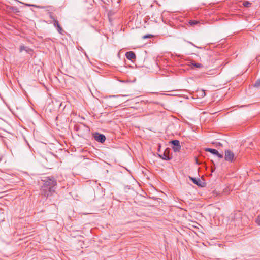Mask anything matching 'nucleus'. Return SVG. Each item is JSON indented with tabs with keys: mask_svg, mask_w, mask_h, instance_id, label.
I'll use <instances>...</instances> for the list:
<instances>
[{
	"mask_svg": "<svg viewBox=\"0 0 260 260\" xmlns=\"http://www.w3.org/2000/svg\"><path fill=\"white\" fill-rule=\"evenodd\" d=\"M23 50H25L26 51V52H28V50L27 49V48L23 46V45H21L20 47V52H22Z\"/></svg>",
	"mask_w": 260,
	"mask_h": 260,
	"instance_id": "nucleus-14",
	"label": "nucleus"
},
{
	"mask_svg": "<svg viewBox=\"0 0 260 260\" xmlns=\"http://www.w3.org/2000/svg\"><path fill=\"white\" fill-rule=\"evenodd\" d=\"M53 25L54 26V27H55L56 28V29H57V31L60 34L63 35V33L64 32V31L61 28V27L60 25L59 24V22L58 21V20H54V22L53 23Z\"/></svg>",
	"mask_w": 260,
	"mask_h": 260,
	"instance_id": "nucleus-5",
	"label": "nucleus"
},
{
	"mask_svg": "<svg viewBox=\"0 0 260 260\" xmlns=\"http://www.w3.org/2000/svg\"><path fill=\"white\" fill-rule=\"evenodd\" d=\"M203 66L201 63H191V68H201L203 67Z\"/></svg>",
	"mask_w": 260,
	"mask_h": 260,
	"instance_id": "nucleus-11",
	"label": "nucleus"
},
{
	"mask_svg": "<svg viewBox=\"0 0 260 260\" xmlns=\"http://www.w3.org/2000/svg\"><path fill=\"white\" fill-rule=\"evenodd\" d=\"M206 151L209 152L211 153L212 154L216 155L218 158H223V155L221 154H220L218 151L212 148H206L205 149Z\"/></svg>",
	"mask_w": 260,
	"mask_h": 260,
	"instance_id": "nucleus-6",
	"label": "nucleus"
},
{
	"mask_svg": "<svg viewBox=\"0 0 260 260\" xmlns=\"http://www.w3.org/2000/svg\"><path fill=\"white\" fill-rule=\"evenodd\" d=\"M159 156L164 160H168L171 159L169 154L166 151H165L162 154H159Z\"/></svg>",
	"mask_w": 260,
	"mask_h": 260,
	"instance_id": "nucleus-9",
	"label": "nucleus"
},
{
	"mask_svg": "<svg viewBox=\"0 0 260 260\" xmlns=\"http://www.w3.org/2000/svg\"><path fill=\"white\" fill-rule=\"evenodd\" d=\"M254 87L260 88V78L254 83Z\"/></svg>",
	"mask_w": 260,
	"mask_h": 260,
	"instance_id": "nucleus-12",
	"label": "nucleus"
},
{
	"mask_svg": "<svg viewBox=\"0 0 260 260\" xmlns=\"http://www.w3.org/2000/svg\"><path fill=\"white\" fill-rule=\"evenodd\" d=\"M42 184L41 186V195L47 199L55 192L57 181L52 176H44L41 178Z\"/></svg>",
	"mask_w": 260,
	"mask_h": 260,
	"instance_id": "nucleus-1",
	"label": "nucleus"
},
{
	"mask_svg": "<svg viewBox=\"0 0 260 260\" xmlns=\"http://www.w3.org/2000/svg\"><path fill=\"white\" fill-rule=\"evenodd\" d=\"M153 36L152 35H145L144 36H143V39H147V38H151V37H152Z\"/></svg>",
	"mask_w": 260,
	"mask_h": 260,
	"instance_id": "nucleus-19",
	"label": "nucleus"
},
{
	"mask_svg": "<svg viewBox=\"0 0 260 260\" xmlns=\"http://www.w3.org/2000/svg\"><path fill=\"white\" fill-rule=\"evenodd\" d=\"M218 144L219 145H221V144L220 142H218Z\"/></svg>",
	"mask_w": 260,
	"mask_h": 260,
	"instance_id": "nucleus-21",
	"label": "nucleus"
},
{
	"mask_svg": "<svg viewBox=\"0 0 260 260\" xmlns=\"http://www.w3.org/2000/svg\"><path fill=\"white\" fill-rule=\"evenodd\" d=\"M125 56L127 59L130 60H133L136 59V55L133 51L127 52L125 53Z\"/></svg>",
	"mask_w": 260,
	"mask_h": 260,
	"instance_id": "nucleus-8",
	"label": "nucleus"
},
{
	"mask_svg": "<svg viewBox=\"0 0 260 260\" xmlns=\"http://www.w3.org/2000/svg\"><path fill=\"white\" fill-rule=\"evenodd\" d=\"M224 159L229 162H233L236 159L234 153L230 150H225Z\"/></svg>",
	"mask_w": 260,
	"mask_h": 260,
	"instance_id": "nucleus-3",
	"label": "nucleus"
},
{
	"mask_svg": "<svg viewBox=\"0 0 260 260\" xmlns=\"http://www.w3.org/2000/svg\"><path fill=\"white\" fill-rule=\"evenodd\" d=\"M198 92L201 97H204L206 95L205 91L204 90H201Z\"/></svg>",
	"mask_w": 260,
	"mask_h": 260,
	"instance_id": "nucleus-13",
	"label": "nucleus"
},
{
	"mask_svg": "<svg viewBox=\"0 0 260 260\" xmlns=\"http://www.w3.org/2000/svg\"><path fill=\"white\" fill-rule=\"evenodd\" d=\"M255 222L258 225H260V215L258 216Z\"/></svg>",
	"mask_w": 260,
	"mask_h": 260,
	"instance_id": "nucleus-17",
	"label": "nucleus"
},
{
	"mask_svg": "<svg viewBox=\"0 0 260 260\" xmlns=\"http://www.w3.org/2000/svg\"><path fill=\"white\" fill-rule=\"evenodd\" d=\"M126 95H112L107 99V102L109 107H117L121 104L120 98Z\"/></svg>",
	"mask_w": 260,
	"mask_h": 260,
	"instance_id": "nucleus-2",
	"label": "nucleus"
},
{
	"mask_svg": "<svg viewBox=\"0 0 260 260\" xmlns=\"http://www.w3.org/2000/svg\"><path fill=\"white\" fill-rule=\"evenodd\" d=\"M189 178L192 182L198 186H201V180L199 179H196L193 177H189Z\"/></svg>",
	"mask_w": 260,
	"mask_h": 260,
	"instance_id": "nucleus-10",
	"label": "nucleus"
},
{
	"mask_svg": "<svg viewBox=\"0 0 260 260\" xmlns=\"http://www.w3.org/2000/svg\"><path fill=\"white\" fill-rule=\"evenodd\" d=\"M171 143L175 147L174 148L175 151H179L181 148L180 142L177 140H174L171 141Z\"/></svg>",
	"mask_w": 260,
	"mask_h": 260,
	"instance_id": "nucleus-7",
	"label": "nucleus"
},
{
	"mask_svg": "<svg viewBox=\"0 0 260 260\" xmlns=\"http://www.w3.org/2000/svg\"><path fill=\"white\" fill-rule=\"evenodd\" d=\"M49 17L50 18L52 19L53 20V23L54 22V20H56L54 17L52 15V13H49Z\"/></svg>",
	"mask_w": 260,
	"mask_h": 260,
	"instance_id": "nucleus-20",
	"label": "nucleus"
},
{
	"mask_svg": "<svg viewBox=\"0 0 260 260\" xmlns=\"http://www.w3.org/2000/svg\"><path fill=\"white\" fill-rule=\"evenodd\" d=\"M197 23H198V22L197 21H191L189 22V24L191 25H194L195 24H197Z\"/></svg>",
	"mask_w": 260,
	"mask_h": 260,
	"instance_id": "nucleus-18",
	"label": "nucleus"
},
{
	"mask_svg": "<svg viewBox=\"0 0 260 260\" xmlns=\"http://www.w3.org/2000/svg\"><path fill=\"white\" fill-rule=\"evenodd\" d=\"M27 6H32V7H37V8H41V9H43V8H45V7L37 6L36 5H27Z\"/></svg>",
	"mask_w": 260,
	"mask_h": 260,
	"instance_id": "nucleus-16",
	"label": "nucleus"
},
{
	"mask_svg": "<svg viewBox=\"0 0 260 260\" xmlns=\"http://www.w3.org/2000/svg\"><path fill=\"white\" fill-rule=\"evenodd\" d=\"M94 138L96 141L102 143H104L106 140L105 135L99 133H95L94 134Z\"/></svg>",
	"mask_w": 260,
	"mask_h": 260,
	"instance_id": "nucleus-4",
	"label": "nucleus"
},
{
	"mask_svg": "<svg viewBox=\"0 0 260 260\" xmlns=\"http://www.w3.org/2000/svg\"><path fill=\"white\" fill-rule=\"evenodd\" d=\"M190 44H191V45H193V46H195V45H194L193 43H190Z\"/></svg>",
	"mask_w": 260,
	"mask_h": 260,
	"instance_id": "nucleus-22",
	"label": "nucleus"
},
{
	"mask_svg": "<svg viewBox=\"0 0 260 260\" xmlns=\"http://www.w3.org/2000/svg\"><path fill=\"white\" fill-rule=\"evenodd\" d=\"M243 5L244 7H249L251 5V3L248 1H246L243 3Z\"/></svg>",
	"mask_w": 260,
	"mask_h": 260,
	"instance_id": "nucleus-15",
	"label": "nucleus"
}]
</instances>
